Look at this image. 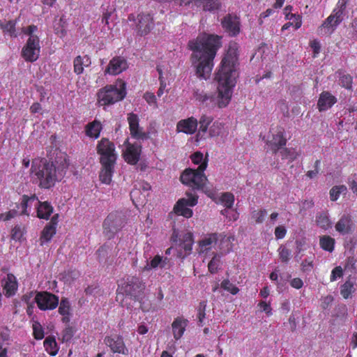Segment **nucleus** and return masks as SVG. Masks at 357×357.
<instances>
[{
    "label": "nucleus",
    "mask_w": 357,
    "mask_h": 357,
    "mask_svg": "<svg viewBox=\"0 0 357 357\" xmlns=\"http://www.w3.org/2000/svg\"><path fill=\"white\" fill-rule=\"evenodd\" d=\"M59 312L63 316L62 321L68 322L70 321L69 315L70 314V303L68 298H63L60 302Z\"/></svg>",
    "instance_id": "nucleus-33"
},
{
    "label": "nucleus",
    "mask_w": 357,
    "mask_h": 357,
    "mask_svg": "<svg viewBox=\"0 0 357 357\" xmlns=\"http://www.w3.org/2000/svg\"><path fill=\"white\" fill-rule=\"evenodd\" d=\"M285 144L286 139L281 132H278L276 135H273L272 140L269 142V145L273 153L280 151Z\"/></svg>",
    "instance_id": "nucleus-32"
},
{
    "label": "nucleus",
    "mask_w": 357,
    "mask_h": 357,
    "mask_svg": "<svg viewBox=\"0 0 357 357\" xmlns=\"http://www.w3.org/2000/svg\"><path fill=\"white\" fill-rule=\"evenodd\" d=\"M213 121V118L211 116H208L206 115H202L199 121V132H202L205 133L207 130L208 126L211 124V123Z\"/></svg>",
    "instance_id": "nucleus-43"
},
{
    "label": "nucleus",
    "mask_w": 357,
    "mask_h": 357,
    "mask_svg": "<svg viewBox=\"0 0 357 357\" xmlns=\"http://www.w3.org/2000/svg\"><path fill=\"white\" fill-rule=\"evenodd\" d=\"M337 102L336 98L328 91L320 94L317 106L319 111H326L331 108Z\"/></svg>",
    "instance_id": "nucleus-25"
},
{
    "label": "nucleus",
    "mask_w": 357,
    "mask_h": 357,
    "mask_svg": "<svg viewBox=\"0 0 357 357\" xmlns=\"http://www.w3.org/2000/svg\"><path fill=\"white\" fill-rule=\"evenodd\" d=\"M102 169L100 173V180L102 183L109 184L112 181L115 164H101Z\"/></svg>",
    "instance_id": "nucleus-30"
},
{
    "label": "nucleus",
    "mask_w": 357,
    "mask_h": 357,
    "mask_svg": "<svg viewBox=\"0 0 357 357\" xmlns=\"http://www.w3.org/2000/svg\"><path fill=\"white\" fill-rule=\"evenodd\" d=\"M290 284L292 287L298 289H301L303 285V282L302 280L300 278H294L291 281Z\"/></svg>",
    "instance_id": "nucleus-64"
},
{
    "label": "nucleus",
    "mask_w": 357,
    "mask_h": 357,
    "mask_svg": "<svg viewBox=\"0 0 357 357\" xmlns=\"http://www.w3.org/2000/svg\"><path fill=\"white\" fill-rule=\"evenodd\" d=\"M151 189V185L144 182L139 183V187L135 188L130 192V197L135 204H137L136 202L139 204H144L146 200V196L149 195V191Z\"/></svg>",
    "instance_id": "nucleus-18"
},
{
    "label": "nucleus",
    "mask_w": 357,
    "mask_h": 357,
    "mask_svg": "<svg viewBox=\"0 0 357 357\" xmlns=\"http://www.w3.org/2000/svg\"><path fill=\"white\" fill-rule=\"evenodd\" d=\"M333 301V297L331 295H328L325 297H323L321 298V307L323 309L326 310L331 305Z\"/></svg>",
    "instance_id": "nucleus-58"
},
{
    "label": "nucleus",
    "mask_w": 357,
    "mask_h": 357,
    "mask_svg": "<svg viewBox=\"0 0 357 357\" xmlns=\"http://www.w3.org/2000/svg\"><path fill=\"white\" fill-rule=\"evenodd\" d=\"M339 83L342 87L351 89L352 86V77L349 75L340 73Z\"/></svg>",
    "instance_id": "nucleus-46"
},
{
    "label": "nucleus",
    "mask_w": 357,
    "mask_h": 357,
    "mask_svg": "<svg viewBox=\"0 0 357 357\" xmlns=\"http://www.w3.org/2000/svg\"><path fill=\"white\" fill-rule=\"evenodd\" d=\"M203 157V154L201 152L197 151L191 155V160L193 163L201 165L204 162L207 163L206 160H204Z\"/></svg>",
    "instance_id": "nucleus-55"
},
{
    "label": "nucleus",
    "mask_w": 357,
    "mask_h": 357,
    "mask_svg": "<svg viewBox=\"0 0 357 357\" xmlns=\"http://www.w3.org/2000/svg\"><path fill=\"white\" fill-rule=\"evenodd\" d=\"M259 305L260 306L261 310L266 312L268 316L272 314V309L269 303H267L265 301H261L259 303Z\"/></svg>",
    "instance_id": "nucleus-63"
},
{
    "label": "nucleus",
    "mask_w": 357,
    "mask_h": 357,
    "mask_svg": "<svg viewBox=\"0 0 357 357\" xmlns=\"http://www.w3.org/2000/svg\"><path fill=\"white\" fill-rule=\"evenodd\" d=\"M354 291V284L350 281H347L341 287V294L344 298H348Z\"/></svg>",
    "instance_id": "nucleus-45"
},
{
    "label": "nucleus",
    "mask_w": 357,
    "mask_h": 357,
    "mask_svg": "<svg viewBox=\"0 0 357 357\" xmlns=\"http://www.w3.org/2000/svg\"><path fill=\"white\" fill-rule=\"evenodd\" d=\"M126 224L125 215L119 211L109 213L103 222V233L108 238H112Z\"/></svg>",
    "instance_id": "nucleus-7"
},
{
    "label": "nucleus",
    "mask_w": 357,
    "mask_h": 357,
    "mask_svg": "<svg viewBox=\"0 0 357 357\" xmlns=\"http://www.w3.org/2000/svg\"><path fill=\"white\" fill-rule=\"evenodd\" d=\"M206 301H201L199 304L198 307V313H197V318L198 321L200 325H202L204 324V321L206 316Z\"/></svg>",
    "instance_id": "nucleus-49"
},
{
    "label": "nucleus",
    "mask_w": 357,
    "mask_h": 357,
    "mask_svg": "<svg viewBox=\"0 0 357 357\" xmlns=\"http://www.w3.org/2000/svg\"><path fill=\"white\" fill-rule=\"evenodd\" d=\"M301 267L303 271H310L313 267V261L311 259H305L301 263Z\"/></svg>",
    "instance_id": "nucleus-61"
},
{
    "label": "nucleus",
    "mask_w": 357,
    "mask_h": 357,
    "mask_svg": "<svg viewBox=\"0 0 357 357\" xmlns=\"http://www.w3.org/2000/svg\"><path fill=\"white\" fill-rule=\"evenodd\" d=\"M44 347L45 348V350L51 356H56L57 354L59 348L57 346V343L54 337H47L44 341Z\"/></svg>",
    "instance_id": "nucleus-38"
},
{
    "label": "nucleus",
    "mask_w": 357,
    "mask_h": 357,
    "mask_svg": "<svg viewBox=\"0 0 357 357\" xmlns=\"http://www.w3.org/2000/svg\"><path fill=\"white\" fill-rule=\"evenodd\" d=\"M29 203V196L23 195L22 202L20 204V208H22L21 214L29 215V213L27 210Z\"/></svg>",
    "instance_id": "nucleus-54"
},
{
    "label": "nucleus",
    "mask_w": 357,
    "mask_h": 357,
    "mask_svg": "<svg viewBox=\"0 0 357 357\" xmlns=\"http://www.w3.org/2000/svg\"><path fill=\"white\" fill-rule=\"evenodd\" d=\"M179 246L184 250L185 253L180 251L178 252V257L184 258L188 255L192 250L193 244L192 234L190 232L185 233L182 236V238L179 239Z\"/></svg>",
    "instance_id": "nucleus-26"
},
{
    "label": "nucleus",
    "mask_w": 357,
    "mask_h": 357,
    "mask_svg": "<svg viewBox=\"0 0 357 357\" xmlns=\"http://www.w3.org/2000/svg\"><path fill=\"white\" fill-rule=\"evenodd\" d=\"M104 342L114 353L128 354V349L126 347L124 342L120 336H107L104 339Z\"/></svg>",
    "instance_id": "nucleus-16"
},
{
    "label": "nucleus",
    "mask_w": 357,
    "mask_h": 357,
    "mask_svg": "<svg viewBox=\"0 0 357 357\" xmlns=\"http://www.w3.org/2000/svg\"><path fill=\"white\" fill-rule=\"evenodd\" d=\"M128 68L126 60L120 56H116L112 59L107 65L105 74L116 75L126 70Z\"/></svg>",
    "instance_id": "nucleus-15"
},
{
    "label": "nucleus",
    "mask_w": 357,
    "mask_h": 357,
    "mask_svg": "<svg viewBox=\"0 0 357 357\" xmlns=\"http://www.w3.org/2000/svg\"><path fill=\"white\" fill-rule=\"evenodd\" d=\"M53 212V207L47 202H37V216L47 220Z\"/></svg>",
    "instance_id": "nucleus-28"
},
{
    "label": "nucleus",
    "mask_w": 357,
    "mask_h": 357,
    "mask_svg": "<svg viewBox=\"0 0 357 357\" xmlns=\"http://www.w3.org/2000/svg\"><path fill=\"white\" fill-rule=\"evenodd\" d=\"M101 130V123L97 120H94L87 124L86 127V134L90 137L97 139L100 136Z\"/></svg>",
    "instance_id": "nucleus-31"
},
{
    "label": "nucleus",
    "mask_w": 357,
    "mask_h": 357,
    "mask_svg": "<svg viewBox=\"0 0 357 357\" xmlns=\"http://www.w3.org/2000/svg\"><path fill=\"white\" fill-rule=\"evenodd\" d=\"M291 9L292 7L290 6H286V8H284L286 18L289 20H291V22H293L294 25L295 29H298L301 26L302 17L300 15L290 13Z\"/></svg>",
    "instance_id": "nucleus-35"
},
{
    "label": "nucleus",
    "mask_w": 357,
    "mask_h": 357,
    "mask_svg": "<svg viewBox=\"0 0 357 357\" xmlns=\"http://www.w3.org/2000/svg\"><path fill=\"white\" fill-rule=\"evenodd\" d=\"M188 325V320L181 318H176L172 324V333L174 337L176 340H178L183 336L186 326Z\"/></svg>",
    "instance_id": "nucleus-27"
},
{
    "label": "nucleus",
    "mask_w": 357,
    "mask_h": 357,
    "mask_svg": "<svg viewBox=\"0 0 357 357\" xmlns=\"http://www.w3.org/2000/svg\"><path fill=\"white\" fill-rule=\"evenodd\" d=\"M234 241L233 236H226L223 234H211L205 236L199 241V252L200 253H206L220 241V248H222V244L225 243H231Z\"/></svg>",
    "instance_id": "nucleus-9"
},
{
    "label": "nucleus",
    "mask_w": 357,
    "mask_h": 357,
    "mask_svg": "<svg viewBox=\"0 0 357 357\" xmlns=\"http://www.w3.org/2000/svg\"><path fill=\"white\" fill-rule=\"evenodd\" d=\"M128 122L130 135L137 139H146L148 138L147 134L144 131L143 128L139 127V117L137 114L129 113L128 114Z\"/></svg>",
    "instance_id": "nucleus-14"
},
{
    "label": "nucleus",
    "mask_w": 357,
    "mask_h": 357,
    "mask_svg": "<svg viewBox=\"0 0 357 357\" xmlns=\"http://www.w3.org/2000/svg\"><path fill=\"white\" fill-rule=\"evenodd\" d=\"M97 153L100 155L101 164H115L117 154L113 142L107 138H102L97 144Z\"/></svg>",
    "instance_id": "nucleus-8"
},
{
    "label": "nucleus",
    "mask_w": 357,
    "mask_h": 357,
    "mask_svg": "<svg viewBox=\"0 0 357 357\" xmlns=\"http://www.w3.org/2000/svg\"><path fill=\"white\" fill-rule=\"evenodd\" d=\"M170 266V260L167 257H164L159 255H155L150 261H146V264L144 268V271H149L151 269L166 268Z\"/></svg>",
    "instance_id": "nucleus-24"
},
{
    "label": "nucleus",
    "mask_w": 357,
    "mask_h": 357,
    "mask_svg": "<svg viewBox=\"0 0 357 357\" xmlns=\"http://www.w3.org/2000/svg\"><path fill=\"white\" fill-rule=\"evenodd\" d=\"M129 21H133L135 24V29L141 36L148 34L153 27V17L150 14H139L135 17L133 14L128 16Z\"/></svg>",
    "instance_id": "nucleus-12"
},
{
    "label": "nucleus",
    "mask_w": 357,
    "mask_h": 357,
    "mask_svg": "<svg viewBox=\"0 0 357 357\" xmlns=\"http://www.w3.org/2000/svg\"><path fill=\"white\" fill-rule=\"evenodd\" d=\"M1 283L6 297L13 296L16 294L18 289V282L13 274H7L6 277L2 280Z\"/></svg>",
    "instance_id": "nucleus-19"
},
{
    "label": "nucleus",
    "mask_w": 357,
    "mask_h": 357,
    "mask_svg": "<svg viewBox=\"0 0 357 357\" xmlns=\"http://www.w3.org/2000/svg\"><path fill=\"white\" fill-rule=\"evenodd\" d=\"M221 288L224 290L236 295L238 293L239 289L232 284L229 280H224L220 284Z\"/></svg>",
    "instance_id": "nucleus-44"
},
{
    "label": "nucleus",
    "mask_w": 357,
    "mask_h": 357,
    "mask_svg": "<svg viewBox=\"0 0 357 357\" xmlns=\"http://www.w3.org/2000/svg\"><path fill=\"white\" fill-rule=\"evenodd\" d=\"M218 0H204L203 7L204 10L213 11L219 8Z\"/></svg>",
    "instance_id": "nucleus-48"
},
{
    "label": "nucleus",
    "mask_w": 357,
    "mask_h": 357,
    "mask_svg": "<svg viewBox=\"0 0 357 357\" xmlns=\"http://www.w3.org/2000/svg\"><path fill=\"white\" fill-rule=\"evenodd\" d=\"M38 308L41 310H51L59 305V297L47 291L37 292L33 298Z\"/></svg>",
    "instance_id": "nucleus-11"
},
{
    "label": "nucleus",
    "mask_w": 357,
    "mask_h": 357,
    "mask_svg": "<svg viewBox=\"0 0 357 357\" xmlns=\"http://www.w3.org/2000/svg\"><path fill=\"white\" fill-rule=\"evenodd\" d=\"M141 149V146L137 144H128L123 154L124 160L130 165H135L139 160Z\"/></svg>",
    "instance_id": "nucleus-20"
},
{
    "label": "nucleus",
    "mask_w": 357,
    "mask_h": 357,
    "mask_svg": "<svg viewBox=\"0 0 357 357\" xmlns=\"http://www.w3.org/2000/svg\"><path fill=\"white\" fill-rule=\"evenodd\" d=\"M340 24L333 15H330L319 26L317 32L321 36H329L332 34Z\"/></svg>",
    "instance_id": "nucleus-21"
},
{
    "label": "nucleus",
    "mask_w": 357,
    "mask_h": 357,
    "mask_svg": "<svg viewBox=\"0 0 357 357\" xmlns=\"http://www.w3.org/2000/svg\"><path fill=\"white\" fill-rule=\"evenodd\" d=\"M124 86L125 84L122 83L119 88L110 85L100 90L98 93L99 103L101 105H107L122 100L126 96Z\"/></svg>",
    "instance_id": "nucleus-6"
},
{
    "label": "nucleus",
    "mask_w": 357,
    "mask_h": 357,
    "mask_svg": "<svg viewBox=\"0 0 357 357\" xmlns=\"http://www.w3.org/2000/svg\"><path fill=\"white\" fill-rule=\"evenodd\" d=\"M68 167L66 155L61 153L51 162H47V160L33 161L31 176L38 183L40 187L50 188L63 178Z\"/></svg>",
    "instance_id": "nucleus-3"
},
{
    "label": "nucleus",
    "mask_w": 357,
    "mask_h": 357,
    "mask_svg": "<svg viewBox=\"0 0 357 357\" xmlns=\"http://www.w3.org/2000/svg\"><path fill=\"white\" fill-rule=\"evenodd\" d=\"M282 159H288L290 161H293L297 158L298 153L294 149H281L279 151Z\"/></svg>",
    "instance_id": "nucleus-41"
},
{
    "label": "nucleus",
    "mask_w": 357,
    "mask_h": 357,
    "mask_svg": "<svg viewBox=\"0 0 357 357\" xmlns=\"http://www.w3.org/2000/svg\"><path fill=\"white\" fill-rule=\"evenodd\" d=\"M267 215L266 210H259L252 212V218L255 220L257 223H261Z\"/></svg>",
    "instance_id": "nucleus-52"
},
{
    "label": "nucleus",
    "mask_w": 357,
    "mask_h": 357,
    "mask_svg": "<svg viewBox=\"0 0 357 357\" xmlns=\"http://www.w3.org/2000/svg\"><path fill=\"white\" fill-rule=\"evenodd\" d=\"M197 204V197L191 195L188 198H181L178 199L174 207V212L179 215L185 218L192 217L193 212L190 207H192Z\"/></svg>",
    "instance_id": "nucleus-13"
},
{
    "label": "nucleus",
    "mask_w": 357,
    "mask_h": 357,
    "mask_svg": "<svg viewBox=\"0 0 357 357\" xmlns=\"http://www.w3.org/2000/svg\"><path fill=\"white\" fill-rule=\"evenodd\" d=\"M237 66L238 45L236 43H230L215 77L218 83L217 96L204 92L201 86L194 89V98L209 107L218 106L222 108L227 106L231 98L232 88L235 86L238 77Z\"/></svg>",
    "instance_id": "nucleus-1"
},
{
    "label": "nucleus",
    "mask_w": 357,
    "mask_h": 357,
    "mask_svg": "<svg viewBox=\"0 0 357 357\" xmlns=\"http://www.w3.org/2000/svg\"><path fill=\"white\" fill-rule=\"evenodd\" d=\"M222 24L231 36H236L239 33L240 22L236 16L231 15L225 16L222 21Z\"/></svg>",
    "instance_id": "nucleus-22"
},
{
    "label": "nucleus",
    "mask_w": 357,
    "mask_h": 357,
    "mask_svg": "<svg viewBox=\"0 0 357 357\" xmlns=\"http://www.w3.org/2000/svg\"><path fill=\"white\" fill-rule=\"evenodd\" d=\"M347 188L344 185L333 186L330 190V198L331 201H336L341 194H346Z\"/></svg>",
    "instance_id": "nucleus-40"
},
{
    "label": "nucleus",
    "mask_w": 357,
    "mask_h": 357,
    "mask_svg": "<svg viewBox=\"0 0 357 357\" xmlns=\"http://www.w3.org/2000/svg\"><path fill=\"white\" fill-rule=\"evenodd\" d=\"M207 167V163L204 162L195 170L192 169H185L181 176V182L192 188L201 189L204 188L207 178L204 174Z\"/></svg>",
    "instance_id": "nucleus-4"
},
{
    "label": "nucleus",
    "mask_w": 357,
    "mask_h": 357,
    "mask_svg": "<svg viewBox=\"0 0 357 357\" xmlns=\"http://www.w3.org/2000/svg\"><path fill=\"white\" fill-rule=\"evenodd\" d=\"M198 122L194 117L187 119L181 120L176 126L178 132H182L188 135H192L195 132L197 129Z\"/></svg>",
    "instance_id": "nucleus-23"
},
{
    "label": "nucleus",
    "mask_w": 357,
    "mask_h": 357,
    "mask_svg": "<svg viewBox=\"0 0 357 357\" xmlns=\"http://www.w3.org/2000/svg\"><path fill=\"white\" fill-rule=\"evenodd\" d=\"M4 30L7 33H8L10 36H16L15 34V23L13 21H9L7 22L4 26Z\"/></svg>",
    "instance_id": "nucleus-56"
},
{
    "label": "nucleus",
    "mask_w": 357,
    "mask_h": 357,
    "mask_svg": "<svg viewBox=\"0 0 357 357\" xmlns=\"http://www.w3.org/2000/svg\"><path fill=\"white\" fill-rule=\"evenodd\" d=\"M335 230L341 235L351 234L354 230V223L349 214H343L335 225Z\"/></svg>",
    "instance_id": "nucleus-17"
},
{
    "label": "nucleus",
    "mask_w": 357,
    "mask_h": 357,
    "mask_svg": "<svg viewBox=\"0 0 357 357\" xmlns=\"http://www.w3.org/2000/svg\"><path fill=\"white\" fill-rule=\"evenodd\" d=\"M319 245L323 250L332 252L334 250L335 239L330 236H321Z\"/></svg>",
    "instance_id": "nucleus-37"
},
{
    "label": "nucleus",
    "mask_w": 357,
    "mask_h": 357,
    "mask_svg": "<svg viewBox=\"0 0 357 357\" xmlns=\"http://www.w3.org/2000/svg\"><path fill=\"white\" fill-rule=\"evenodd\" d=\"M56 233V227L53 224H50L45 226L42 231L40 236L41 244L47 243L51 240L52 236Z\"/></svg>",
    "instance_id": "nucleus-36"
},
{
    "label": "nucleus",
    "mask_w": 357,
    "mask_h": 357,
    "mask_svg": "<svg viewBox=\"0 0 357 357\" xmlns=\"http://www.w3.org/2000/svg\"><path fill=\"white\" fill-rule=\"evenodd\" d=\"M342 276V269L340 266L335 267L331 273V281H335L337 278Z\"/></svg>",
    "instance_id": "nucleus-59"
},
{
    "label": "nucleus",
    "mask_w": 357,
    "mask_h": 357,
    "mask_svg": "<svg viewBox=\"0 0 357 357\" xmlns=\"http://www.w3.org/2000/svg\"><path fill=\"white\" fill-rule=\"evenodd\" d=\"M316 222L317 225L324 230L331 227V222L330 220L329 216L326 213H322L317 215L316 218Z\"/></svg>",
    "instance_id": "nucleus-39"
},
{
    "label": "nucleus",
    "mask_w": 357,
    "mask_h": 357,
    "mask_svg": "<svg viewBox=\"0 0 357 357\" xmlns=\"http://www.w3.org/2000/svg\"><path fill=\"white\" fill-rule=\"evenodd\" d=\"M193 52L192 59L196 66V73L200 78L207 79L213 67V59L220 47V38L217 36L202 34L188 44Z\"/></svg>",
    "instance_id": "nucleus-2"
},
{
    "label": "nucleus",
    "mask_w": 357,
    "mask_h": 357,
    "mask_svg": "<svg viewBox=\"0 0 357 357\" xmlns=\"http://www.w3.org/2000/svg\"><path fill=\"white\" fill-rule=\"evenodd\" d=\"M221 128V123H214L211 126L209 134L211 137H215L219 135V130Z\"/></svg>",
    "instance_id": "nucleus-62"
},
{
    "label": "nucleus",
    "mask_w": 357,
    "mask_h": 357,
    "mask_svg": "<svg viewBox=\"0 0 357 357\" xmlns=\"http://www.w3.org/2000/svg\"><path fill=\"white\" fill-rule=\"evenodd\" d=\"M220 265V257L218 255H215L210 261L208 265V271L211 273H215L218 269Z\"/></svg>",
    "instance_id": "nucleus-53"
},
{
    "label": "nucleus",
    "mask_w": 357,
    "mask_h": 357,
    "mask_svg": "<svg viewBox=\"0 0 357 357\" xmlns=\"http://www.w3.org/2000/svg\"><path fill=\"white\" fill-rule=\"evenodd\" d=\"M40 46L37 36H31L22 50V56L26 61L33 62L40 55Z\"/></svg>",
    "instance_id": "nucleus-10"
},
{
    "label": "nucleus",
    "mask_w": 357,
    "mask_h": 357,
    "mask_svg": "<svg viewBox=\"0 0 357 357\" xmlns=\"http://www.w3.org/2000/svg\"><path fill=\"white\" fill-rule=\"evenodd\" d=\"M220 201L227 208H231L234 202V197L231 193L225 192L221 195Z\"/></svg>",
    "instance_id": "nucleus-42"
},
{
    "label": "nucleus",
    "mask_w": 357,
    "mask_h": 357,
    "mask_svg": "<svg viewBox=\"0 0 357 357\" xmlns=\"http://www.w3.org/2000/svg\"><path fill=\"white\" fill-rule=\"evenodd\" d=\"M287 234V230L284 226H278L275 229V236L278 239L283 238Z\"/></svg>",
    "instance_id": "nucleus-57"
},
{
    "label": "nucleus",
    "mask_w": 357,
    "mask_h": 357,
    "mask_svg": "<svg viewBox=\"0 0 357 357\" xmlns=\"http://www.w3.org/2000/svg\"><path fill=\"white\" fill-rule=\"evenodd\" d=\"M345 10L346 1L344 0H340L331 15H333L334 18L341 23L343 20Z\"/></svg>",
    "instance_id": "nucleus-34"
},
{
    "label": "nucleus",
    "mask_w": 357,
    "mask_h": 357,
    "mask_svg": "<svg viewBox=\"0 0 357 357\" xmlns=\"http://www.w3.org/2000/svg\"><path fill=\"white\" fill-rule=\"evenodd\" d=\"M91 63V59L87 55L84 56H77L73 61L74 72L77 75H80L84 71V67L89 66Z\"/></svg>",
    "instance_id": "nucleus-29"
},
{
    "label": "nucleus",
    "mask_w": 357,
    "mask_h": 357,
    "mask_svg": "<svg viewBox=\"0 0 357 357\" xmlns=\"http://www.w3.org/2000/svg\"><path fill=\"white\" fill-rule=\"evenodd\" d=\"M24 234V228L20 225H15L11 231V238L15 241H20Z\"/></svg>",
    "instance_id": "nucleus-51"
},
{
    "label": "nucleus",
    "mask_w": 357,
    "mask_h": 357,
    "mask_svg": "<svg viewBox=\"0 0 357 357\" xmlns=\"http://www.w3.org/2000/svg\"><path fill=\"white\" fill-rule=\"evenodd\" d=\"M279 257L282 262L287 263L290 259L291 251L281 245L278 249Z\"/></svg>",
    "instance_id": "nucleus-50"
},
{
    "label": "nucleus",
    "mask_w": 357,
    "mask_h": 357,
    "mask_svg": "<svg viewBox=\"0 0 357 357\" xmlns=\"http://www.w3.org/2000/svg\"><path fill=\"white\" fill-rule=\"evenodd\" d=\"M145 287V283L140 278L131 276L119 287L118 291L119 294H126L138 301L142 298Z\"/></svg>",
    "instance_id": "nucleus-5"
},
{
    "label": "nucleus",
    "mask_w": 357,
    "mask_h": 357,
    "mask_svg": "<svg viewBox=\"0 0 357 357\" xmlns=\"http://www.w3.org/2000/svg\"><path fill=\"white\" fill-rule=\"evenodd\" d=\"M33 333L36 340H42L44 337V331L41 324L38 321L33 323Z\"/></svg>",
    "instance_id": "nucleus-47"
},
{
    "label": "nucleus",
    "mask_w": 357,
    "mask_h": 357,
    "mask_svg": "<svg viewBox=\"0 0 357 357\" xmlns=\"http://www.w3.org/2000/svg\"><path fill=\"white\" fill-rule=\"evenodd\" d=\"M144 98L149 105H156V97L153 93L146 92L144 95Z\"/></svg>",
    "instance_id": "nucleus-60"
}]
</instances>
